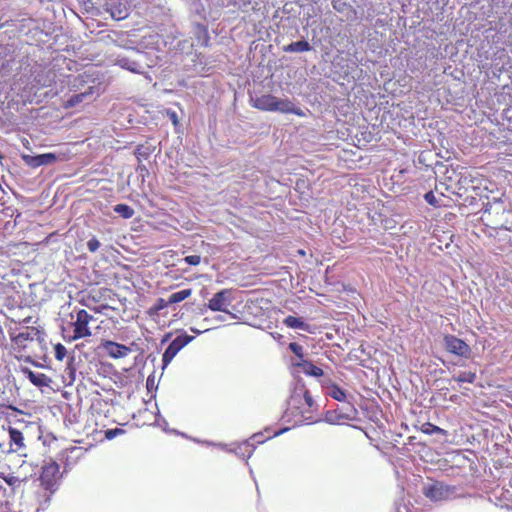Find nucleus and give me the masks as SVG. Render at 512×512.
<instances>
[{
	"instance_id": "1",
	"label": "nucleus",
	"mask_w": 512,
	"mask_h": 512,
	"mask_svg": "<svg viewBox=\"0 0 512 512\" xmlns=\"http://www.w3.org/2000/svg\"><path fill=\"white\" fill-rule=\"evenodd\" d=\"M423 494L433 502L448 501L460 496L456 486H450L440 481L425 484Z\"/></svg>"
},
{
	"instance_id": "2",
	"label": "nucleus",
	"mask_w": 512,
	"mask_h": 512,
	"mask_svg": "<svg viewBox=\"0 0 512 512\" xmlns=\"http://www.w3.org/2000/svg\"><path fill=\"white\" fill-rule=\"evenodd\" d=\"M133 53L134 57L118 55L113 62L115 65H118L132 73L143 74L145 70L144 59L146 58V55L139 50H134Z\"/></svg>"
},
{
	"instance_id": "3",
	"label": "nucleus",
	"mask_w": 512,
	"mask_h": 512,
	"mask_svg": "<svg viewBox=\"0 0 512 512\" xmlns=\"http://www.w3.org/2000/svg\"><path fill=\"white\" fill-rule=\"evenodd\" d=\"M101 7L116 21L126 19L130 14V5L126 0H102Z\"/></svg>"
},
{
	"instance_id": "4",
	"label": "nucleus",
	"mask_w": 512,
	"mask_h": 512,
	"mask_svg": "<svg viewBox=\"0 0 512 512\" xmlns=\"http://www.w3.org/2000/svg\"><path fill=\"white\" fill-rule=\"evenodd\" d=\"M9 443H0V450L3 453H21L25 450L26 445L24 443V436L22 431L15 427L9 426L8 429Z\"/></svg>"
},
{
	"instance_id": "5",
	"label": "nucleus",
	"mask_w": 512,
	"mask_h": 512,
	"mask_svg": "<svg viewBox=\"0 0 512 512\" xmlns=\"http://www.w3.org/2000/svg\"><path fill=\"white\" fill-rule=\"evenodd\" d=\"M58 474L59 466L57 463L46 464L40 475L41 486L50 493H54L58 488Z\"/></svg>"
},
{
	"instance_id": "6",
	"label": "nucleus",
	"mask_w": 512,
	"mask_h": 512,
	"mask_svg": "<svg viewBox=\"0 0 512 512\" xmlns=\"http://www.w3.org/2000/svg\"><path fill=\"white\" fill-rule=\"evenodd\" d=\"M93 320L94 317L86 310H79L76 315V320L73 322L74 334L72 336V340L90 337L92 333L88 325Z\"/></svg>"
},
{
	"instance_id": "7",
	"label": "nucleus",
	"mask_w": 512,
	"mask_h": 512,
	"mask_svg": "<svg viewBox=\"0 0 512 512\" xmlns=\"http://www.w3.org/2000/svg\"><path fill=\"white\" fill-rule=\"evenodd\" d=\"M443 341H444L445 349L448 352H450L454 355L463 357V358L470 357L471 348L462 339H460L454 335H445Z\"/></svg>"
},
{
	"instance_id": "8",
	"label": "nucleus",
	"mask_w": 512,
	"mask_h": 512,
	"mask_svg": "<svg viewBox=\"0 0 512 512\" xmlns=\"http://www.w3.org/2000/svg\"><path fill=\"white\" fill-rule=\"evenodd\" d=\"M194 339L193 336H189L187 334L178 335L166 348L162 361L164 367L167 366L173 358L177 355V353L184 348L188 343H190Z\"/></svg>"
},
{
	"instance_id": "9",
	"label": "nucleus",
	"mask_w": 512,
	"mask_h": 512,
	"mask_svg": "<svg viewBox=\"0 0 512 512\" xmlns=\"http://www.w3.org/2000/svg\"><path fill=\"white\" fill-rule=\"evenodd\" d=\"M21 157L24 163L31 168H38L40 166L51 165L60 159L59 155L51 152L34 156L23 154Z\"/></svg>"
},
{
	"instance_id": "10",
	"label": "nucleus",
	"mask_w": 512,
	"mask_h": 512,
	"mask_svg": "<svg viewBox=\"0 0 512 512\" xmlns=\"http://www.w3.org/2000/svg\"><path fill=\"white\" fill-rule=\"evenodd\" d=\"M231 291L228 289H223L209 300L208 308L212 311H220L228 313V307L231 305Z\"/></svg>"
},
{
	"instance_id": "11",
	"label": "nucleus",
	"mask_w": 512,
	"mask_h": 512,
	"mask_svg": "<svg viewBox=\"0 0 512 512\" xmlns=\"http://www.w3.org/2000/svg\"><path fill=\"white\" fill-rule=\"evenodd\" d=\"M303 404L310 409V411H316L317 405L310 395L309 391L304 385H297L294 393L291 396L289 405Z\"/></svg>"
},
{
	"instance_id": "12",
	"label": "nucleus",
	"mask_w": 512,
	"mask_h": 512,
	"mask_svg": "<svg viewBox=\"0 0 512 512\" xmlns=\"http://www.w3.org/2000/svg\"><path fill=\"white\" fill-rule=\"evenodd\" d=\"M104 351L112 358L118 359L127 356L131 349L123 344L113 341H105L102 344Z\"/></svg>"
},
{
	"instance_id": "13",
	"label": "nucleus",
	"mask_w": 512,
	"mask_h": 512,
	"mask_svg": "<svg viewBox=\"0 0 512 512\" xmlns=\"http://www.w3.org/2000/svg\"><path fill=\"white\" fill-rule=\"evenodd\" d=\"M252 102V106L259 110L269 112L276 111L277 97L274 95L264 94L261 95L260 97L252 99Z\"/></svg>"
},
{
	"instance_id": "14",
	"label": "nucleus",
	"mask_w": 512,
	"mask_h": 512,
	"mask_svg": "<svg viewBox=\"0 0 512 512\" xmlns=\"http://www.w3.org/2000/svg\"><path fill=\"white\" fill-rule=\"evenodd\" d=\"M275 112H280V113H285V114H295L299 117H304L305 116V112L297 107L290 99L288 98H284V99H281V98H277V103H276V111Z\"/></svg>"
},
{
	"instance_id": "15",
	"label": "nucleus",
	"mask_w": 512,
	"mask_h": 512,
	"mask_svg": "<svg viewBox=\"0 0 512 512\" xmlns=\"http://www.w3.org/2000/svg\"><path fill=\"white\" fill-rule=\"evenodd\" d=\"M292 365L308 376L320 377L323 375V370L308 360L292 361Z\"/></svg>"
},
{
	"instance_id": "16",
	"label": "nucleus",
	"mask_w": 512,
	"mask_h": 512,
	"mask_svg": "<svg viewBox=\"0 0 512 512\" xmlns=\"http://www.w3.org/2000/svg\"><path fill=\"white\" fill-rule=\"evenodd\" d=\"M192 34L195 40L197 41V45L207 47L209 45V33L206 25L201 23H195L192 28Z\"/></svg>"
},
{
	"instance_id": "17",
	"label": "nucleus",
	"mask_w": 512,
	"mask_h": 512,
	"mask_svg": "<svg viewBox=\"0 0 512 512\" xmlns=\"http://www.w3.org/2000/svg\"><path fill=\"white\" fill-rule=\"evenodd\" d=\"M93 87L89 86L85 91L72 94L65 102L66 108L75 107L78 104L92 99Z\"/></svg>"
},
{
	"instance_id": "18",
	"label": "nucleus",
	"mask_w": 512,
	"mask_h": 512,
	"mask_svg": "<svg viewBox=\"0 0 512 512\" xmlns=\"http://www.w3.org/2000/svg\"><path fill=\"white\" fill-rule=\"evenodd\" d=\"M311 50H312V46L306 40L292 42L283 47V51L288 52V53H301V52H308Z\"/></svg>"
},
{
	"instance_id": "19",
	"label": "nucleus",
	"mask_w": 512,
	"mask_h": 512,
	"mask_svg": "<svg viewBox=\"0 0 512 512\" xmlns=\"http://www.w3.org/2000/svg\"><path fill=\"white\" fill-rule=\"evenodd\" d=\"M283 323L292 329H300L306 332H311L310 325L304 322L301 318L289 315L284 320Z\"/></svg>"
},
{
	"instance_id": "20",
	"label": "nucleus",
	"mask_w": 512,
	"mask_h": 512,
	"mask_svg": "<svg viewBox=\"0 0 512 512\" xmlns=\"http://www.w3.org/2000/svg\"><path fill=\"white\" fill-rule=\"evenodd\" d=\"M325 388H326V394L328 396H330L331 398H333L339 402L346 401V393L338 385L331 383V384L327 385Z\"/></svg>"
},
{
	"instance_id": "21",
	"label": "nucleus",
	"mask_w": 512,
	"mask_h": 512,
	"mask_svg": "<svg viewBox=\"0 0 512 512\" xmlns=\"http://www.w3.org/2000/svg\"><path fill=\"white\" fill-rule=\"evenodd\" d=\"M291 408H296V409H299V413L302 417V419L300 420L301 422H305L307 424H311V423H316L318 422L319 420L318 419H315L313 417V412L314 411H310V409L308 407H306L305 405H303L302 403L301 404H295V405H290Z\"/></svg>"
},
{
	"instance_id": "22",
	"label": "nucleus",
	"mask_w": 512,
	"mask_h": 512,
	"mask_svg": "<svg viewBox=\"0 0 512 512\" xmlns=\"http://www.w3.org/2000/svg\"><path fill=\"white\" fill-rule=\"evenodd\" d=\"M27 377L37 387L48 386L50 382V379L45 374L35 373L30 370L27 372Z\"/></svg>"
},
{
	"instance_id": "23",
	"label": "nucleus",
	"mask_w": 512,
	"mask_h": 512,
	"mask_svg": "<svg viewBox=\"0 0 512 512\" xmlns=\"http://www.w3.org/2000/svg\"><path fill=\"white\" fill-rule=\"evenodd\" d=\"M33 340L32 333L27 329L26 331L20 332L14 337H12V341L19 347L25 348L26 342Z\"/></svg>"
},
{
	"instance_id": "24",
	"label": "nucleus",
	"mask_w": 512,
	"mask_h": 512,
	"mask_svg": "<svg viewBox=\"0 0 512 512\" xmlns=\"http://www.w3.org/2000/svg\"><path fill=\"white\" fill-rule=\"evenodd\" d=\"M114 212L124 219H130L134 215V209L127 204H117L113 208Z\"/></svg>"
},
{
	"instance_id": "25",
	"label": "nucleus",
	"mask_w": 512,
	"mask_h": 512,
	"mask_svg": "<svg viewBox=\"0 0 512 512\" xmlns=\"http://www.w3.org/2000/svg\"><path fill=\"white\" fill-rule=\"evenodd\" d=\"M192 294V289L188 288V289H183L181 291H178V292H175V293H172L170 296H169V302L171 304H175V303H179L185 299H187L188 297H190Z\"/></svg>"
},
{
	"instance_id": "26",
	"label": "nucleus",
	"mask_w": 512,
	"mask_h": 512,
	"mask_svg": "<svg viewBox=\"0 0 512 512\" xmlns=\"http://www.w3.org/2000/svg\"><path fill=\"white\" fill-rule=\"evenodd\" d=\"M253 450V444L246 441L239 445V447L236 450V454L243 458H249L252 455Z\"/></svg>"
},
{
	"instance_id": "27",
	"label": "nucleus",
	"mask_w": 512,
	"mask_h": 512,
	"mask_svg": "<svg viewBox=\"0 0 512 512\" xmlns=\"http://www.w3.org/2000/svg\"><path fill=\"white\" fill-rule=\"evenodd\" d=\"M476 379V374L470 371L460 372L457 376L454 377V380L459 383H474Z\"/></svg>"
},
{
	"instance_id": "28",
	"label": "nucleus",
	"mask_w": 512,
	"mask_h": 512,
	"mask_svg": "<svg viewBox=\"0 0 512 512\" xmlns=\"http://www.w3.org/2000/svg\"><path fill=\"white\" fill-rule=\"evenodd\" d=\"M422 431L425 433V434H428V435H433V434H441V435H444L446 436L447 435V431L434 425V424H431V423H425L422 427Z\"/></svg>"
},
{
	"instance_id": "29",
	"label": "nucleus",
	"mask_w": 512,
	"mask_h": 512,
	"mask_svg": "<svg viewBox=\"0 0 512 512\" xmlns=\"http://www.w3.org/2000/svg\"><path fill=\"white\" fill-rule=\"evenodd\" d=\"M289 349L295 354V356L297 357V360L296 361H302V360H305L304 359V353H303V347L296 343V342H292L289 344Z\"/></svg>"
},
{
	"instance_id": "30",
	"label": "nucleus",
	"mask_w": 512,
	"mask_h": 512,
	"mask_svg": "<svg viewBox=\"0 0 512 512\" xmlns=\"http://www.w3.org/2000/svg\"><path fill=\"white\" fill-rule=\"evenodd\" d=\"M54 351H55V358L60 361L64 359V357L66 356V353H67L65 346L60 343L55 345Z\"/></svg>"
},
{
	"instance_id": "31",
	"label": "nucleus",
	"mask_w": 512,
	"mask_h": 512,
	"mask_svg": "<svg viewBox=\"0 0 512 512\" xmlns=\"http://www.w3.org/2000/svg\"><path fill=\"white\" fill-rule=\"evenodd\" d=\"M100 247V242L95 237H92L87 242V248L90 252H96L98 248Z\"/></svg>"
},
{
	"instance_id": "32",
	"label": "nucleus",
	"mask_w": 512,
	"mask_h": 512,
	"mask_svg": "<svg viewBox=\"0 0 512 512\" xmlns=\"http://www.w3.org/2000/svg\"><path fill=\"white\" fill-rule=\"evenodd\" d=\"M183 260L189 265L197 266L201 262V257L199 255H190L186 256Z\"/></svg>"
},
{
	"instance_id": "33",
	"label": "nucleus",
	"mask_w": 512,
	"mask_h": 512,
	"mask_svg": "<svg viewBox=\"0 0 512 512\" xmlns=\"http://www.w3.org/2000/svg\"><path fill=\"white\" fill-rule=\"evenodd\" d=\"M65 373L69 380V384L73 383L75 381L76 370L70 363L68 364L67 368L65 369Z\"/></svg>"
},
{
	"instance_id": "34",
	"label": "nucleus",
	"mask_w": 512,
	"mask_h": 512,
	"mask_svg": "<svg viewBox=\"0 0 512 512\" xmlns=\"http://www.w3.org/2000/svg\"><path fill=\"white\" fill-rule=\"evenodd\" d=\"M347 4L342 0H332V7L338 12H344Z\"/></svg>"
},
{
	"instance_id": "35",
	"label": "nucleus",
	"mask_w": 512,
	"mask_h": 512,
	"mask_svg": "<svg viewBox=\"0 0 512 512\" xmlns=\"http://www.w3.org/2000/svg\"><path fill=\"white\" fill-rule=\"evenodd\" d=\"M4 480L9 486H13V487L18 486L21 483V480L18 477L13 476V475H9V476L5 477Z\"/></svg>"
},
{
	"instance_id": "36",
	"label": "nucleus",
	"mask_w": 512,
	"mask_h": 512,
	"mask_svg": "<svg viewBox=\"0 0 512 512\" xmlns=\"http://www.w3.org/2000/svg\"><path fill=\"white\" fill-rule=\"evenodd\" d=\"M425 200L430 204V205H433V206H436L438 205V201L434 195V193L432 191L430 192H427L424 196Z\"/></svg>"
},
{
	"instance_id": "37",
	"label": "nucleus",
	"mask_w": 512,
	"mask_h": 512,
	"mask_svg": "<svg viewBox=\"0 0 512 512\" xmlns=\"http://www.w3.org/2000/svg\"><path fill=\"white\" fill-rule=\"evenodd\" d=\"M343 418L342 415H339L337 417H334L333 413L332 412H327L326 413V416H325V421L330 423V424H335L337 422V420Z\"/></svg>"
},
{
	"instance_id": "38",
	"label": "nucleus",
	"mask_w": 512,
	"mask_h": 512,
	"mask_svg": "<svg viewBox=\"0 0 512 512\" xmlns=\"http://www.w3.org/2000/svg\"><path fill=\"white\" fill-rule=\"evenodd\" d=\"M171 303L169 302V299L168 300H164L162 298H160L157 302V305H156V309L157 310H162L164 308H167Z\"/></svg>"
},
{
	"instance_id": "39",
	"label": "nucleus",
	"mask_w": 512,
	"mask_h": 512,
	"mask_svg": "<svg viewBox=\"0 0 512 512\" xmlns=\"http://www.w3.org/2000/svg\"><path fill=\"white\" fill-rule=\"evenodd\" d=\"M170 119L172 120L173 124H175V125H176V124L178 123L177 115H176V113H175V112H172V113L170 114Z\"/></svg>"
},
{
	"instance_id": "40",
	"label": "nucleus",
	"mask_w": 512,
	"mask_h": 512,
	"mask_svg": "<svg viewBox=\"0 0 512 512\" xmlns=\"http://www.w3.org/2000/svg\"><path fill=\"white\" fill-rule=\"evenodd\" d=\"M113 41H114V42H115V44H116L117 46H119V47H124V48L126 47L123 43H120V42H118L117 40H113Z\"/></svg>"
},
{
	"instance_id": "41",
	"label": "nucleus",
	"mask_w": 512,
	"mask_h": 512,
	"mask_svg": "<svg viewBox=\"0 0 512 512\" xmlns=\"http://www.w3.org/2000/svg\"><path fill=\"white\" fill-rule=\"evenodd\" d=\"M258 437H260V435L256 434L252 437V439H254L255 441H257L258 443L261 442V440L258 439Z\"/></svg>"
},
{
	"instance_id": "42",
	"label": "nucleus",
	"mask_w": 512,
	"mask_h": 512,
	"mask_svg": "<svg viewBox=\"0 0 512 512\" xmlns=\"http://www.w3.org/2000/svg\"><path fill=\"white\" fill-rule=\"evenodd\" d=\"M111 436H113V431L112 430H109L107 432V437L110 438Z\"/></svg>"
},
{
	"instance_id": "43",
	"label": "nucleus",
	"mask_w": 512,
	"mask_h": 512,
	"mask_svg": "<svg viewBox=\"0 0 512 512\" xmlns=\"http://www.w3.org/2000/svg\"><path fill=\"white\" fill-rule=\"evenodd\" d=\"M191 330H192L193 332L197 333V334H200V333H201V331H199L198 329L191 328Z\"/></svg>"
}]
</instances>
